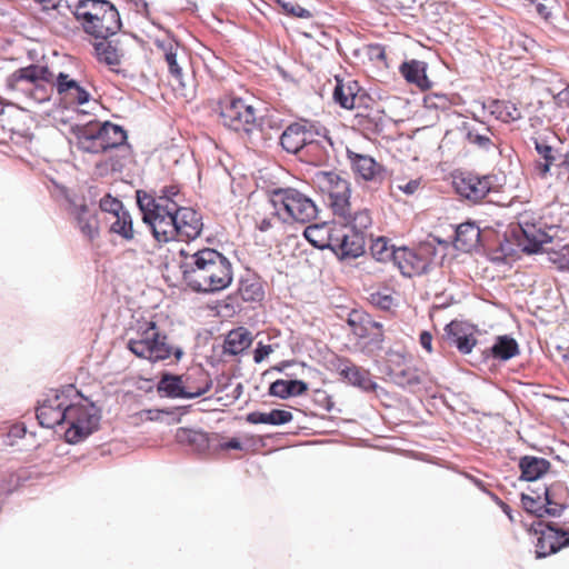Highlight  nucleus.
<instances>
[{
	"label": "nucleus",
	"instance_id": "680f3d73",
	"mask_svg": "<svg viewBox=\"0 0 569 569\" xmlns=\"http://www.w3.org/2000/svg\"><path fill=\"white\" fill-rule=\"evenodd\" d=\"M419 342L428 352L432 351V335L429 331H422L420 333Z\"/></svg>",
	"mask_w": 569,
	"mask_h": 569
},
{
	"label": "nucleus",
	"instance_id": "0eeeda50",
	"mask_svg": "<svg viewBox=\"0 0 569 569\" xmlns=\"http://www.w3.org/2000/svg\"><path fill=\"white\" fill-rule=\"evenodd\" d=\"M272 214L283 223H307L317 217L315 202L306 194L293 188H278L270 194Z\"/></svg>",
	"mask_w": 569,
	"mask_h": 569
},
{
	"label": "nucleus",
	"instance_id": "8fccbe9b",
	"mask_svg": "<svg viewBox=\"0 0 569 569\" xmlns=\"http://www.w3.org/2000/svg\"><path fill=\"white\" fill-rule=\"evenodd\" d=\"M373 323L377 327L366 328V337L368 338V345L371 346L372 349H381L382 342H383V330H382V323L377 322L373 320Z\"/></svg>",
	"mask_w": 569,
	"mask_h": 569
},
{
	"label": "nucleus",
	"instance_id": "bf43d9fd",
	"mask_svg": "<svg viewBox=\"0 0 569 569\" xmlns=\"http://www.w3.org/2000/svg\"><path fill=\"white\" fill-rule=\"evenodd\" d=\"M419 187H420V180L413 179V180L408 181L403 186H398V189L401 190L403 193L410 196V194H413L419 189Z\"/></svg>",
	"mask_w": 569,
	"mask_h": 569
},
{
	"label": "nucleus",
	"instance_id": "9d476101",
	"mask_svg": "<svg viewBox=\"0 0 569 569\" xmlns=\"http://www.w3.org/2000/svg\"><path fill=\"white\" fill-rule=\"evenodd\" d=\"M322 192L328 193L336 217H349L355 211L350 203V183L335 171H318L313 178Z\"/></svg>",
	"mask_w": 569,
	"mask_h": 569
},
{
	"label": "nucleus",
	"instance_id": "bb28decb",
	"mask_svg": "<svg viewBox=\"0 0 569 569\" xmlns=\"http://www.w3.org/2000/svg\"><path fill=\"white\" fill-rule=\"evenodd\" d=\"M94 127L104 152L109 149L122 146L127 140V132L118 124L108 121L104 123L94 121Z\"/></svg>",
	"mask_w": 569,
	"mask_h": 569
},
{
	"label": "nucleus",
	"instance_id": "ddd939ff",
	"mask_svg": "<svg viewBox=\"0 0 569 569\" xmlns=\"http://www.w3.org/2000/svg\"><path fill=\"white\" fill-rule=\"evenodd\" d=\"M190 379L191 375L177 376L167 372L159 380L157 390L169 398L194 399L207 393L212 387L210 379H204L199 387L190 386Z\"/></svg>",
	"mask_w": 569,
	"mask_h": 569
},
{
	"label": "nucleus",
	"instance_id": "58836bf2",
	"mask_svg": "<svg viewBox=\"0 0 569 569\" xmlns=\"http://www.w3.org/2000/svg\"><path fill=\"white\" fill-rule=\"evenodd\" d=\"M110 227L109 231L111 233L118 234L122 239L130 241L134 238V230L132 218L128 210L120 211L119 214L110 218Z\"/></svg>",
	"mask_w": 569,
	"mask_h": 569
},
{
	"label": "nucleus",
	"instance_id": "20e7f679",
	"mask_svg": "<svg viewBox=\"0 0 569 569\" xmlns=\"http://www.w3.org/2000/svg\"><path fill=\"white\" fill-rule=\"evenodd\" d=\"M72 13L83 31L96 39L106 40L122 26L117 8L108 0H77Z\"/></svg>",
	"mask_w": 569,
	"mask_h": 569
},
{
	"label": "nucleus",
	"instance_id": "7c9ffc66",
	"mask_svg": "<svg viewBox=\"0 0 569 569\" xmlns=\"http://www.w3.org/2000/svg\"><path fill=\"white\" fill-rule=\"evenodd\" d=\"M156 46L163 52L170 74L174 79L180 80L182 78V69L178 63V52L181 50L180 44L173 39H167L157 40Z\"/></svg>",
	"mask_w": 569,
	"mask_h": 569
},
{
	"label": "nucleus",
	"instance_id": "cd10ccee",
	"mask_svg": "<svg viewBox=\"0 0 569 569\" xmlns=\"http://www.w3.org/2000/svg\"><path fill=\"white\" fill-rule=\"evenodd\" d=\"M402 77L412 84H416L421 90H427L431 87V82L427 77V63L419 60H410L403 62L400 68Z\"/></svg>",
	"mask_w": 569,
	"mask_h": 569
},
{
	"label": "nucleus",
	"instance_id": "5fc2aeb1",
	"mask_svg": "<svg viewBox=\"0 0 569 569\" xmlns=\"http://www.w3.org/2000/svg\"><path fill=\"white\" fill-rule=\"evenodd\" d=\"M556 177L561 183L569 186V154L567 152L556 164Z\"/></svg>",
	"mask_w": 569,
	"mask_h": 569
},
{
	"label": "nucleus",
	"instance_id": "1a4fd4ad",
	"mask_svg": "<svg viewBox=\"0 0 569 569\" xmlns=\"http://www.w3.org/2000/svg\"><path fill=\"white\" fill-rule=\"evenodd\" d=\"M180 190L177 186H166L159 190V193L152 196L144 191H137V203L142 212V220L149 227L154 221L177 212L180 206L176 198Z\"/></svg>",
	"mask_w": 569,
	"mask_h": 569
},
{
	"label": "nucleus",
	"instance_id": "c85d7f7f",
	"mask_svg": "<svg viewBox=\"0 0 569 569\" xmlns=\"http://www.w3.org/2000/svg\"><path fill=\"white\" fill-rule=\"evenodd\" d=\"M308 390V385L297 379H278L269 387V395L280 399H288L303 395Z\"/></svg>",
	"mask_w": 569,
	"mask_h": 569
},
{
	"label": "nucleus",
	"instance_id": "473e14b6",
	"mask_svg": "<svg viewBox=\"0 0 569 569\" xmlns=\"http://www.w3.org/2000/svg\"><path fill=\"white\" fill-rule=\"evenodd\" d=\"M301 134L303 133L300 121L289 124L280 136L282 149L292 154L302 152L305 147Z\"/></svg>",
	"mask_w": 569,
	"mask_h": 569
},
{
	"label": "nucleus",
	"instance_id": "4c0bfd02",
	"mask_svg": "<svg viewBox=\"0 0 569 569\" xmlns=\"http://www.w3.org/2000/svg\"><path fill=\"white\" fill-rule=\"evenodd\" d=\"M333 229L332 224H312L305 229L306 239L316 248L330 249L329 236Z\"/></svg>",
	"mask_w": 569,
	"mask_h": 569
},
{
	"label": "nucleus",
	"instance_id": "6e6d98bb",
	"mask_svg": "<svg viewBox=\"0 0 569 569\" xmlns=\"http://www.w3.org/2000/svg\"><path fill=\"white\" fill-rule=\"evenodd\" d=\"M272 351L273 350L270 345H263L262 342H259L253 352L254 362H262Z\"/></svg>",
	"mask_w": 569,
	"mask_h": 569
},
{
	"label": "nucleus",
	"instance_id": "a19ab883",
	"mask_svg": "<svg viewBox=\"0 0 569 569\" xmlns=\"http://www.w3.org/2000/svg\"><path fill=\"white\" fill-rule=\"evenodd\" d=\"M390 378L401 388L416 387L422 382L419 371L413 367L395 370L390 373Z\"/></svg>",
	"mask_w": 569,
	"mask_h": 569
},
{
	"label": "nucleus",
	"instance_id": "2eb2a0df",
	"mask_svg": "<svg viewBox=\"0 0 569 569\" xmlns=\"http://www.w3.org/2000/svg\"><path fill=\"white\" fill-rule=\"evenodd\" d=\"M332 369L349 385L366 392L375 391L378 385L371 379L369 370L356 366L350 359L336 356L331 360Z\"/></svg>",
	"mask_w": 569,
	"mask_h": 569
},
{
	"label": "nucleus",
	"instance_id": "ea45409f",
	"mask_svg": "<svg viewBox=\"0 0 569 569\" xmlns=\"http://www.w3.org/2000/svg\"><path fill=\"white\" fill-rule=\"evenodd\" d=\"M491 352L496 359L506 361L519 353V346L513 338L499 336L491 347Z\"/></svg>",
	"mask_w": 569,
	"mask_h": 569
},
{
	"label": "nucleus",
	"instance_id": "b1692460",
	"mask_svg": "<svg viewBox=\"0 0 569 569\" xmlns=\"http://www.w3.org/2000/svg\"><path fill=\"white\" fill-rule=\"evenodd\" d=\"M518 467L519 480L531 482L542 478L550 470L551 463L541 457L523 456L519 459Z\"/></svg>",
	"mask_w": 569,
	"mask_h": 569
},
{
	"label": "nucleus",
	"instance_id": "c03bdc74",
	"mask_svg": "<svg viewBox=\"0 0 569 569\" xmlns=\"http://www.w3.org/2000/svg\"><path fill=\"white\" fill-rule=\"evenodd\" d=\"M348 325L359 338L366 337V328L377 327L369 315L356 310L349 313Z\"/></svg>",
	"mask_w": 569,
	"mask_h": 569
},
{
	"label": "nucleus",
	"instance_id": "4be33fe9",
	"mask_svg": "<svg viewBox=\"0 0 569 569\" xmlns=\"http://www.w3.org/2000/svg\"><path fill=\"white\" fill-rule=\"evenodd\" d=\"M70 213L72 214L77 228L81 234L89 241H93L100 236L98 211L90 208L87 203H70Z\"/></svg>",
	"mask_w": 569,
	"mask_h": 569
},
{
	"label": "nucleus",
	"instance_id": "2f4dec72",
	"mask_svg": "<svg viewBox=\"0 0 569 569\" xmlns=\"http://www.w3.org/2000/svg\"><path fill=\"white\" fill-rule=\"evenodd\" d=\"M252 342L251 333L243 327L231 330L224 340V352L237 356L250 347Z\"/></svg>",
	"mask_w": 569,
	"mask_h": 569
},
{
	"label": "nucleus",
	"instance_id": "412c9836",
	"mask_svg": "<svg viewBox=\"0 0 569 569\" xmlns=\"http://www.w3.org/2000/svg\"><path fill=\"white\" fill-rule=\"evenodd\" d=\"M531 141L537 152L535 169L541 178H545L550 173L552 167L556 169V164L562 159L563 154L550 143L547 136L532 137Z\"/></svg>",
	"mask_w": 569,
	"mask_h": 569
},
{
	"label": "nucleus",
	"instance_id": "4d7b16f0",
	"mask_svg": "<svg viewBox=\"0 0 569 569\" xmlns=\"http://www.w3.org/2000/svg\"><path fill=\"white\" fill-rule=\"evenodd\" d=\"M372 301L381 309L388 310L392 306V297L389 295H372Z\"/></svg>",
	"mask_w": 569,
	"mask_h": 569
},
{
	"label": "nucleus",
	"instance_id": "5701e85b",
	"mask_svg": "<svg viewBox=\"0 0 569 569\" xmlns=\"http://www.w3.org/2000/svg\"><path fill=\"white\" fill-rule=\"evenodd\" d=\"M176 440L184 446H189L197 452H204L210 447L214 446L218 436L210 437L207 432L189 428H179L176 432Z\"/></svg>",
	"mask_w": 569,
	"mask_h": 569
},
{
	"label": "nucleus",
	"instance_id": "338daca9",
	"mask_svg": "<svg viewBox=\"0 0 569 569\" xmlns=\"http://www.w3.org/2000/svg\"><path fill=\"white\" fill-rule=\"evenodd\" d=\"M271 227H272L271 219L270 218H264V219L261 220V222L259 224V230L260 231H268Z\"/></svg>",
	"mask_w": 569,
	"mask_h": 569
},
{
	"label": "nucleus",
	"instance_id": "69168bd1",
	"mask_svg": "<svg viewBox=\"0 0 569 569\" xmlns=\"http://www.w3.org/2000/svg\"><path fill=\"white\" fill-rule=\"evenodd\" d=\"M536 10L545 19H548L549 16H550V11L548 10V8L543 3H538L536 6Z\"/></svg>",
	"mask_w": 569,
	"mask_h": 569
},
{
	"label": "nucleus",
	"instance_id": "f3484780",
	"mask_svg": "<svg viewBox=\"0 0 569 569\" xmlns=\"http://www.w3.org/2000/svg\"><path fill=\"white\" fill-rule=\"evenodd\" d=\"M455 189L459 196L471 201L479 202L492 189V177H479L473 173H466L455 178Z\"/></svg>",
	"mask_w": 569,
	"mask_h": 569
},
{
	"label": "nucleus",
	"instance_id": "3c124183",
	"mask_svg": "<svg viewBox=\"0 0 569 569\" xmlns=\"http://www.w3.org/2000/svg\"><path fill=\"white\" fill-rule=\"evenodd\" d=\"M278 3L281 8L289 14L298 18L309 19L311 18V13L309 10L300 7L299 4L288 1V0H278Z\"/></svg>",
	"mask_w": 569,
	"mask_h": 569
},
{
	"label": "nucleus",
	"instance_id": "13d9d810",
	"mask_svg": "<svg viewBox=\"0 0 569 569\" xmlns=\"http://www.w3.org/2000/svg\"><path fill=\"white\" fill-rule=\"evenodd\" d=\"M214 447L220 448L222 450H242V443L237 438H231L224 442H214Z\"/></svg>",
	"mask_w": 569,
	"mask_h": 569
},
{
	"label": "nucleus",
	"instance_id": "09e8293b",
	"mask_svg": "<svg viewBox=\"0 0 569 569\" xmlns=\"http://www.w3.org/2000/svg\"><path fill=\"white\" fill-rule=\"evenodd\" d=\"M61 97L64 100L77 104H84L91 99V94L78 82L77 89H69V91H66Z\"/></svg>",
	"mask_w": 569,
	"mask_h": 569
},
{
	"label": "nucleus",
	"instance_id": "c756f323",
	"mask_svg": "<svg viewBox=\"0 0 569 569\" xmlns=\"http://www.w3.org/2000/svg\"><path fill=\"white\" fill-rule=\"evenodd\" d=\"M360 88L357 81H349L348 83H343L341 80L337 79V84L333 89V100L337 104L345 109H353L357 106V100L360 99L358 97Z\"/></svg>",
	"mask_w": 569,
	"mask_h": 569
},
{
	"label": "nucleus",
	"instance_id": "de8ad7c7",
	"mask_svg": "<svg viewBox=\"0 0 569 569\" xmlns=\"http://www.w3.org/2000/svg\"><path fill=\"white\" fill-rule=\"evenodd\" d=\"M53 83L54 89L60 96L69 91V89H77V81L62 71L54 72Z\"/></svg>",
	"mask_w": 569,
	"mask_h": 569
},
{
	"label": "nucleus",
	"instance_id": "aec40b11",
	"mask_svg": "<svg viewBox=\"0 0 569 569\" xmlns=\"http://www.w3.org/2000/svg\"><path fill=\"white\" fill-rule=\"evenodd\" d=\"M443 331L448 345L456 347L461 355H469L477 345L475 327L468 322L453 320L446 325Z\"/></svg>",
	"mask_w": 569,
	"mask_h": 569
},
{
	"label": "nucleus",
	"instance_id": "052dcab7",
	"mask_svg": "<svg viewBox=\"0 0 569 569\" xmlns=\"http://www.w3.org/2000/svg\"><path fill=\"white\" fill-rule=\"evenodd\" d=\"M550 92L553 94L556 102L559 106H569V89L565 88L563 90L555 93L553 90L550 89Z\"/></svg>",
	"mask_w": 569,
	"mask_h": 569
},
{
	"label": "nucleus",
	"instance_id": "72a5a7b5",
	"mask_svg": "<svg viewBox=\"0 0 569 569\" xmlns=\"http://www.w3.org/2000/svg\"><path fill=\"white\" fill-rule=\"evenodd\" d=\"M293 419V415L290 411L282 409H272L270 412L252 411L246 417L249 423H267L272 426H281L290 422Z\"/></svg>",
	"mask_w": 569,
	"mask_h": 569
},
{
	"label": "nucleus",
	"instance_id": "f257e3e1",
	"mask_svg": "<svg viewBox=\"0 0 569 569\" xmlns=\"http://www.w3.org/2000/svg\"><path fill=\"white\" fill-rule=\"evenodd\" d=\"M37 419L44 428L68 425L66 441L79 443L98 430L100 410L73 385L50 390L37 407Z\"/></svg>",
	"mask_w": 569,
	"mask_h": 569
},
{
	"label": "nucleus",
	"instance_id": "4468645a",
	"mask_svg": "<svg viewBox=\"0 0 569 569\" xmlns=\"http://www.w3.org/2000/svg\"><path fill=\"white\" fill-rule=\"evenodd\" d=\"M510 232L518 247L526 253H538L542 244L550 239L528 216H521L517 224L511 226Z\"/></svg>",
	"mask_w": 569,
	"mask_h": 569
},
{
	"label": "nucleus",
	"instance_id": "c9c22d12",
	"mask_svg": "<svg viewBox=\"0 0 569 569\" xmlns=\"http://www.w3.org/2000/svg\"><path fill=\"white\" fill-rule=\"evenodd\" d=\"M466 139L469 143L477 146L482 150H490L495 147L492 142L493 132L485 123H480L478 127H466Z\"/></svg>",
	"mask_w": 569,
	"mask_h": 569
},
{
	"label": "nucleus",
	"instance_id": "79ce46f5",
	"mask_svg": "<svg viewBox=\"0 0 569 569\" xmlns=\"http://www.w3.org/2000/svg\"><path fill=\"white\" fill-rule=\"evenodd\" d=\"M239 295L244 301L257 302L263 299L264 291L260 280L244 279L240 282Z\"/></svg>",
	"mask_w": 569,
	"mask_h": 569
},
{
	"label": "nucleus",
	"instance_id": "a211bd4d",
	"mask_svg": "<svg viewBox=\"0 0 569 569\" xmlns=\"http://www.w3.org/2000/svg\"><path fill=\"white\" fill-rule=\"evenodd\" d=\"M353 172L366 181L381 184L390 176L389 171L372 157L347 151Z\"/></svg>",
	"mask_w": 569,
	"mask_h": 569
},
{
	"label": "nucleus",
	"instance_id": "7ed1b4c3",
	"mask_svg": "<svg viewBox=\"0 0 569 569\" xmlns=\"http://www.w3.org/2000/svg\"><path fill=\"white\" fill-rule=\"evenodd\" d=\"M338 218L341 221L333 222V229L329 236L330 250L339 261L361 257L366 251V230L372 223L369 210L359 209L349 217Z\"/></svg>",
	"mask_w": 569,
	"mask_h": 569
},
{
	"label": "nucleus",
	"instance_id": "9b49d317",
	"mask_svg": "<svg viewBox=\"0 0 569 569\" xmlns=\"http://www.w3.org/2000/svg\"><path fill=\"white\" fill-rule=\"evenodd\" d=\"M436 256V247L422 243L418 248H397L395 264L401 274L408 278L427 273Z\"/></svg>",
	"mask_w": 569,
	"mask_h": 569
},
{
	"label": "nucleus",
	"instance_id": "a18cd8bd",
	"mask_svg": "<svg viewBox=\"0 0 569 569\" xmlns=\"http://www.w3.org/2000/svg\"><path fill=\"white\" fill-rule=\"evenodd\" d=\"M370 251L372 257L377 261H388L392 260L395 262V257L397 253V248L388 244V240L383 237H379L372 241L370 246Z\"/></svg>",
	"mask_w": 569,
	"mask_h": 569
},
{
	"label": "nucleus",
	"instance_id": "f8f14e48",
	"mask_svg": "<svg viewBox=\"0 0 569 569\" xmlns=\"http://www.w3.org/2000/svg\"><path fill=\"white\" fill-rule=\"evenodd\" d=\"M533 529L539 535L536 543L537 558H545L561 548L569 547V531L562 529L557 522L538 520L533 523Z\"/></svg>",
	"mask_w": 569,
	"mask_h": 569
},
{
	"label": "nucleus",
	"instance_id": "0e129e2a",
	"mask_svg": "<svg viewBox=\"0 0 569 569\" xmlns=\"http://www.w3.org/2000/svg\"><path fill=\"white\" fill-rule=\"evenodd\" d=\"M436 306L439 307V308H446L448 306H450L452 303V297L447 300V299H443V295H439V296H436Z\"/></svg>",
	"mask_w": 569,
	"mask_h": 569
},
{
	"label": "nucleus",
	"instance_id": "f03ea898",
	"mask_svg": "<svg viewBox=\"0 0 569 569\" xmlns=\"http://www.w3.org/2000/svg\"><path fill=\"white\" fill-rule=\"evenodd\" d=\"M182 257L179 269L182 281L194 292L213 293L230 286L233 278L232 266L221 252L203 248L193 253L180 250Z\"/></svg>",
	"mask_w": 569,
	"mask_h": 569
},
{
	"label": "nucleus",
	"instance_id": "dca6fc26",
	"mask_svg": "<svg viewBox=\"0 0 569 569\" xmlns=\"http://www.w3.org/2000/svg\"><path fill=\"white\" fill-rule=\"evenodd\" d=\"M48 77H51V69L47 64L31 63L12 72L6 80V87L10 91L27 93L31 87Z\"/></svg>",
	"mask_w": 569,
	"mask_h": 569
},
{
	"label": "nucleus",
	"instance_id": "37998d69",
	"mask_svg": "<svg viewBox=\"0 0 569 569\" xmlns=\"http://www.w3.org/2000/svg\"><path fill=\"white\" fill-rule=\"evenodd\" d=\"M53 79L54 71L51 70V77H48L47 80H41V82L39 81L38 83H36L33 87L30 88V90L27 91L26 94L37 102L48 101L54 89Z\"/></svg>",
	"mask_w": 569,
	"mask_h": 569
},
{
	"label": "nucleus",
	"instance_id": "774afa93",
	"mask_svg": "<svg viewBox=\"0 0 569 569\" xmlns=\"http://www.w3.org/2000/svg\"><path fill=\"white\" fill-rule=\"evenodd\" d=\"M323 402H325V408L328 411H331L333 408V401H332L331 397L323 393Z\"/></svg>",
	"mask_w": 569,
	"mask_h": 569
},
{
	"label": "nucleus",
	"instance_id": "e433bc0d",
	"mask_svg": "<svg viewBox=\"0 0 569 569\" xmlns=\"http://www.w3.org/2000/svg\"><path fill=\"white\" fill-rule=\"evenodd\" d=\"M488 109L496 119L503 122H512L521 118V111L510 101L492 100L488 104Z\"/></svg>",
	"mask_w": 569,
	"mask_h": 569
},
{
	"label": "nucleus",
	"instance_id": "39448f33",
	"mask_svg": "<svg viewBox=\"0 0 569 569\" xmlns=\"http://www.w3.org/2000/svg\"><path fill=\"white\" fill-rule=\"evenodd\" d=\"M149 228L159 243L173 240L189 242L201 234L203 222L200 212L189 207H181L177 212L154 221Z\"/></svg>",
	"mask_w": 569,
	"mask_h": 569
},
{
	"label": "nucleus",
	"instance_id": "6e6552de",
	"mask_svg": "<svg viewBox=\"0 0 569 569\" xmlns=\"http://www.w3.org/2000/svg\"><path fill=\"white\" fill-rule=\"evenodd\" d=\"M218 109L222 124L226 128L249 139L258 128L262 131L263 122L257 123L254 108L243 99L231 96L224 97L219 100Z\"/></svg>",
	"mask_w": 569,
	"mask_h": 569
},
{
	"label": "nucleus",
	"instance_id": "a878e982",
	"mask_svg": "<svg viewBox=\"0 0 569 569\" xmlns=\"http://www.w3.org/2000/svg\"><path fill=\"white\" fill-rule=\"evenodd\" d=\"M480 228L471 221L460 223L456 228L455 247L463 252L477 249L480 243Z\"/></svg>",
	"mask_w": 569,
	"mask_h": 569
},
{
	"label": "nucleus",
	"instance_id": "6ab92c4d",
	"mask_svg": "<svg viewBox=\"0 0 569 569\" xmlns=\"http://www.w3.org/2000/svg\"><path fill=\"white\" fill-rule=\"evenodd\" d=\"M302 127V140L307 154L313 153L319 159L322 154H328L329 149H332L333 143L328 136V130L325 127H318L307 120L300 121Z\"/></svg>",
	"mask_w": 569,
	"mask_h": 569
},
{
	"label": "nucleus",
	"instance_id": "603ef678",
	"mask_svg": "<svg viewBox=\"0 0 569 569\" xmlns=\"http://www.w3.org/2000/svg\"><path fill=\"white\" fill-rule=\"evenodd\" d=\"M521 503L527 512L536 515L539 520H542L543 506L539 503L538 499H535L528 495H521Z\"/></svg>",
	"mask_w": 569,
	"mask_h": 569
},
{
	"label": "nucleus",
	"instance_id": "423d86ee",
	"mask_svg": "<svg viewBox=\"0 0 569 569\" xmlns=\"http://www.w3.org/2000/svg\"><path fill=\"white\" fill-rule=\"evenodd\" d=\"M127 347L137 357L151 362L163 361L171 356L179 361L183 356L182 348L173 346L154 321H149L146 327H140L137 337L130 338Z\"/></svg>",
	"mask_w": 569,
	"mask_h": 569
},
{
	"label": "nucleus",
	"instance_id": "49530a36",
	"mask_svg": "<svg viewBox=\"0 0 569 569\" xmlns=\"http://www.w3.org/2000/svg\"><path fill=\"white\" fill-rule=\"evenodd\" d=\"M99 208L102 212L110 214V218L126 211L123 203L111 194H104L99 201Z\"/></svg>",
	"mask_w": 569,
	"mask_h": 569
},
{
	"label": "nucleus",
	"instance_id": "864d4df0",
	"mask_svg": "<svg viewBox=\"0 0 569 569\" xmlns=\"http://www.w3.org/2000/svg\"><path fill=\"white\" fill-rule=\"evenodd\" d=\"M545 501H546V503L543 505L542 517L545 515H548L550 517H560L562 511L566 508L563 505L552 502V500L550 499V496H549L548 488H546V490H545Z\"/></svg>",
	"mask_w": 569,
	"mask_h": 569
},
{
	"label": "nucleus",
	"instance_id": "f704fd0d",
	"mask_svg": "<svg viewBox=\"0 0 569 569\" xmlns=\"http://www.w3.org/2000/svg\"><path fill=\"white\" fill-rule=\"evenodd\" d=\"M94 50L97 58L100 62H104L113 69L114 66H119L123 57L122 51L108 39L98 41L94 43Z\"/></svg>",
	"mask_w": 569,
	"mask_h": 569
},
{
	"label": "nucleus",
	"instance_id": "e2e57ef3",
	"mask_svg": "<svg viewBox=\"0 0 569 569\" xmlns=\"http://www.w3.org/2000/svg\"><path fill=\"white\" fill-rule=\"evenodd\" d=\"M190 375L191 379L189 380V385L192 387H199L203 383L204 379H209L201 370H197V377H194L192 373Z\"/></svg>",
	"mask_w": 569,
	"mask_h": 569
},
{
	"label": "nucleus",
	"instance_id": "393cba45",
	"mask_svg": "<svg viewBox=\"0 0 569 569\" xmlns=\"http://www.w3.org/2000/svg\"><path fill=\"white\" fill-rule=\"evenodd\" d=\"M72 132L77 139V147L88 153H100L104 152L103 146L97 134L94 121H89L84 126H76L72 128Z\"/></svg>",
	"mask_w": 569,
	"mask_h": 569
}]
</instances>
